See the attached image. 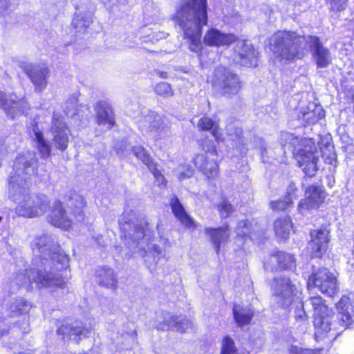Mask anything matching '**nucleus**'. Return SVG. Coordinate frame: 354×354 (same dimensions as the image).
Returning a JSON list of instances; mask_svg holds the SVG:
<instances>
[{
  "label": "nucleus",
  "instance_id": "nucleus-50",
  "mask_svg": "<svg viewBox=\"0 0 354 354\" xmlns=\"http://www.w3.org/2000/svg\"><path fill=\"white\" fill-rule=\"evenodd\" d=\"M193 175V170L188 168L186 171L180 172L179 174V180H183L185 178L191 177Z\"/></svg>",
  "mask_w": 354,
  "mask_h": 354
},
{
  "label": "nucleus",
  "instance_id": "nucleus-5",
  "mask_svg": "<svg viewBox=\"0 0 354 354\" xmlns=\"http://www.w3.org/2000/svg\"><path fill=\"white\" fill-rule=\"evenodd\" d=\"M31 134L36 144V148L42 159H47L51 155L52 145L61 151H65L69 142V129L64 118L59 113H53L50 133L52 135V144L46 140L43 132L34 121L30 124Z\"/></svg>",
  "mask_w": 354,
  "mask_h": 354
},
{
  "label": "nucleus",
  "instance_id": "nucleus-42",
  "mask_svg": "<svg viewBox=\"0 0 354 354\" xmlns=\"http://www.w3.org/2000/svg\"><path fill=\"white\" fill-rule=\"evenodd\" d=\"M203 150L205 152L203 155H207L211 158H216V149L214 142L212 140L205 141L202 144Z\"/></svg>",
  "mask_w": 354,
  "mask_h": 354
},
{
  "label": "nucleus",
  "instance_id": "nucleus-11",
  "mask_svg": "<svg viewBox=\"0 0 354 354\" xmlns=\"http://www.w3.org/2000/svg\"><path fill=\"white\" fill-rule=\"evenodd\" d=\"M302 146L301 148L295 149V158L306 176L313 177L315 176L319 169L318 163L321 151L310 140H304Z\"/></svg>",
  "mask_w": 354,
  "mask_h": 354
},
{
  "label": "nucleus",
  "instance_id": "nucleus-19",
  "mask_svg": "<svg viewBox=\"0 0 354 354\" xmlns=\"http://www.w3.org/2000/svg\"><path fill=\"white\" fill-rule=\"evenodd\" d=\"M305 196L298 205V209L302 214L305 210L318 208L324 202L326 192L320 186L312 185L306 189Z\"/></svg>",
  "mask_w": 354,
  "mask_h": 354
},
{
  "label": "nucleus",
  "instance_id": "nucleus-46",
  "mask_svg": "<svg viewBox=\"0 0 354 354\" xmlns=\"http://www.w3.org/2000/svg\"><path fill=\"white\" fill-rule=\"evenodd\" d=\"M347 0H332L330 8L333 10L341 11L345 9Z\"/></svg>",
  "mask_w": 354,
  "mask_h": 354
},
{
  "label": "nucleus",
  "instance_id": "nucleus-15",
  "mask_svg": "<svg viewBox=\"0 0 354 354\" xmlns=\"http://www.w3.org/2000/svg\"><path fill=\"white\" fill-rule=\"evenodd\" d=\"M0 104L6 114L12 119L17 115L27 114L30 108L25 99H19L15 95H7L1 91H0Z\"/></svg>",
  "mask_w": 354,
  "mask_h": 354
},
{
  "label": "nucleus",
  "instance_id": "nucleus-49",
  "mask_svg": "<svg viewBox=\"0 0 354 354\" xmlns=\"http://www.w3.org/2000/svg\"><path fill=\"white\" fill-rule=\"evenodd\" d=\"M9 7L10 0H0V15H6Z\"/></svg>",
  "mask_w": 354,
  "mask_h": 354
},
{
  "label": "nucleus",
  "instance_id": "nucleus-27",
  "mask_svg": "<svg viewBox=\"0 0 354 354\" xmlns=\"http://www.w3.org/2000/svg\"><path fill=\"white\" fill-rule=\"evenodd\" d=\"M301 114V116L299 115V117L308 125L317 123L325 116L322 107L313 102L309 103L306 107L303 108Z\"/></svg>",
  "mask_w": 354,
  "mask_h": 354
},
{
  "label": "nucleus",
  "instance_id": "nucleus-55",
  "mask_svg": "<svg viewBox=\"0 0 354 354\" xmlns=\"http://www.w3.org/2000/svg\"><path fill=\"white\" fill-rule=\"evenodd\" d=\"M300 354H313V353L310 350L302 349Z\"/></svg>",
  "mask_w": 354,
  "mask_h": 354
},
{
  "label": "nucleus",
  "instance_id": "nucleus-48",
  "mask_svg": "<svg viewBox=\"0 0 354 354\" xmlns=\"http://www.w3.org/2000/svg\"><path fill=\"white\" fill-rule=\"evenodd\" d=\"M77 100L72 97L66 102L65 111L66 114H69L71 110L77 111Z\"/></svg>",
  "mask_w": 354,
  "mask_h": 354
},
{
  "label": "nucleus",
  "instance_id": "nucleus-13",
  "mask_svg": "<svg viewBox=\"0 0 354 354\" xmlns=\"http://www.w3.org/2000/svg\"><path fill=\"white\" fill-rule=\"evenodd\" d=\"M119 225L122 232L121 237L124 239L125 244L130 247L131 243L140 244L145 236H147V224L145 221L138 220H131L126 218L124 216L119 220Z\"/></svg>",
  "mask_w": 354,
  "mask_h": 354
},
{
  "label": "nucleus",
  "instance_id": "nucleus-7",
  "mask_svg": "<svg viewBox=\"0 0 354 354\" xmlns=\"http://www.w3.org/2000/svg\"><path fill=\"white\" fill-rule=\"evenodd\" d=\"M66 205L71 211V216L68 215L60 201H55L48 216V222L55 227L66 230L71 226L72 216L77 221L83 220V208L85 206V201L80 195L75 192L71 193Z\"/></svg>",
  "mask_w": 354,
  "mask_h": 354
},
{
  "label": "nucleus",
  "instance_id": "nucleus-57",
  "mask_svg": "<svg viewBox=\"0 0 354 354\" xmlns=\"http://www.w3.org/2000/svg\"><path fill=\"white\" fill-rule=\"evenodd\" d=\"M73 114L78 115V112L73 113Z\"/></svg>",
  "mask_w": 354,
  "mask_h": 354
},
{
  "label": "nucleus",
  "instance_id": "nucleus-3",
  "mask_svg": "<svg viewBox=\"0 0 354 354\" xmlns=\"http://www.w3.org/2000/svg\"><path fill=\"white\" fill-rule=\"evenodd\" d=\"M176 23L190 41L189 48L197 53L201 49L202 28L207 25V0H186L176 11Z\"/></svg>",
  "mask_w": 354,
  "mask_h": 354
},
{
  "label": "nucleus",
  "instance_id": "nucleus-6",
  "mask_svg": "<svg viewBox=\"0 0 354 354\" xmlns=\"http://www.w3.org/2000/svg\"><path fill=\"white\" fill-rule=\"evenodd\" d=\"M37 167L38 159L34 151H28L15 158L8 186L9 193H13L15 198L21 196L18 189L28 187V180L36 174Z\"/></svg>",
  "mask_w": 354,
  "mask_h": 354
},
{
  "label": "nucleus",
  "instance_id": "nucleus-35",
  "mask_svg": "<svg viewBox=\"0 0 354 354\" xmlns=\"http://www.w3.org/2000/svg\"><path fill=\"white\" fill-rule=\"evenodd\" d=\"M92 22L93 19L91 13L75 15L72 21L74 28L79 32H84Z\"/></svg>",
  "mask_w": 354,
  "mask_h": 354
},
{
  "label": "nucleus",
  "instance_id": "nucleus-43",
  "mask_svg": "<svg viewBox=\"0 0 354 354\" xmlns=\"http://www.w3.org/2000/svg\"><path fill=\"white\" fill-rule=\"evenodd\" d=\"M236 231L238 236H243L248 235L250 232L248 223L243 220L239 221Z\"/></svg>",
  "mask_w": 354,
  "mask_h": 354
},
{
  "label": "nucleus",
  "instance_id": "nucleus-53",
  "mask_svg": "<svg viewBox=\"0 0 354 354\" xmlns=\"http://www.w3.org/2000/svg\"><path fill=\"white\" fill-rule=\"evenodd\" d=\"M158 75L160 77H161L162 79H167L168 77L167 72L159 71Z\"/></svg>",
  "mask_w": 354,
  "mask_h": 354
},
{
  "label": "nucleus",
  "instance_id": "nucleus-37",
  "mask_svg": "<svg viewBox=\"0 0 354 354\" xmlns=\"http://www.w3.org/2000/svg\"><path fill=\"white\" fill-rule=\"evenodd\" d=\"M155 92L162 97H169L174 94L173 90L169 84L162 82L156 84L155 86Z\"/></svg>",
  "mask_w": 354,
  "mask_h": 354
},
{
  "label": "nucleus",
  "instance_id": "nucleus-1",
  "mask_svg": "<svg viewBox=\"0 0 354 354\" xmlns=\"http://www.w3.org/2000/svg\"><path fill=\"white\" fill-rule=\"evenodd\" d=\"M31 246L34 257L30 268L16 273L8 291L14 293L21 286L29 289L33 285L38 289L64 288L66 281L63 272L68 267L69 258L55 239L48 234L38 236Z\"/></svg>",
  "mask_w": 354,
  "mask_h": 354
},
{
  "label": "nucleus",
  "instance_id": "nucleus-4",
  "mask_svg": "<svg viewBox=\"0 0 354 354\" xmlns=\"http://www.w3.org/2000/svg\"><path fill=\"white\" fill-rule=\"evenodd\" d=\"M336 307L337 315L332 310L315 316L313 323L316 339L324 338L329 333L335 338L354 323V306L348 297L342 296Z\"/></svg>",
  "mask_w": 354,
  "mask_h": 354
},
{
  "label": "nucleus",
  "instance_id": "nucleus-54",
  "mask_svg": "<svg viewBox=\"0 0 354 354\" xmlns=\"http://www.w3.org/2000/svg\"><path fill=\"white\" fill-rule=\"evenodd\" d=\"M241 133H242V131H241V129L236 128L235 129L236 137L239 138L241 136Z\"/></svg>",
  "mask_w": 354,
  "mask_h": 354
},
{
  "label": "nucleus",
  "instance_id": "nucleus-36",
  "mask_svg": "<svg viewBox=\"0 0 354 354\" xmlns=\"http://www.w3.org/2000/svg\"><path fill=\"white\" fill-rule=\"evenodd\" d=\"M197 127L200 131H210L214 138H217V124L211 118L203 116L197 122Z\"/></svg>",
  "mask_w": 354,
  "mask_h": 354
},
{
  "label": "nucleus",
  "instance_id": "nucleus-20",
  "mask_svg": "<svg viewBox=\"0 0 354 354\" xmlns=\"http://www.w3.org/2000/svg\"><path fill=\"white\" fill-rule=\"evenodd\" d=\"M59 335H62L63 339L68 337L78 342L80 339L87 337L91 333V329L85 327L80 321H75L72 323L64 322L57 330Z\"/></svg>",
  "mask_w": 354,
  "mask_h": 354
},
{
  "label": "nucleus",
  "instance_id": "nucleus-58",
  "mask_svg": "<svg viewBox=\"0 0 354 354\" xmlns=\"http://www.w3.org/2000/svg\"><path fill=\"white\" fill-rule=\"evenodd\" d=\"M145 253L146 254V257H147L148 254H147V251H145Z\"/></svg>",
  "mask_w": 354,
  "mask_h": 354
},
{
  "label": "nucleus",
  "instance_id": "nucleus-32",
  "mask_svg": "<svg viewBox=\"0 0 354 354\" xmlns=\"http://www.w3.org/2000/svg\"><path fill=\"white\" fill-rule=\"evenodd\" d=\"M292 227L290 217L285 216L277 219L274 223V230L277 237L286 239Z\"/></svg>",
  "mask_w": 354,
  "mask_h": 354
},
{
  "label": "nucleus",
  "instance_id": "nucleus-31",
  "mask_svg": "<svg viewBox=\"0 0 354 354\" xmlns=\"http://www.w3.org/2000/svg\"><path fill=\"white\" fill-rule=\"evenodd\" d=\"M31 305L21 297L12 299L8 305V316L17 317L28 312Z\"/></svg>",
  "mask_w": 354,
  "mask_h": 354
},
{
  "label": "nucleus",
  "instance_id": "nucleus-47",
  "mask_svg": "<svg viewBox=\"0 0 354 354\" xmlns=\"http://www.w3.org/2000/svg\"><path fill=\"white\" fill-rule=\"evenodd\" d=\"M301 308L299 309H296L295 310V319L297 322H304L307 319V315L304 309V304L302 303L301 304Z\"/></svg>",
  "mask_w": 354,
  "mask_h": 354
},
{
  "label": "nucleus",
  "instance_id": "nucleus-23",
  "mask_svg": "<svg viewBox=\"0 0 354 354\" xmlns=\"http://www.w3.org/2000/svg\"><path fill=\"white\" fill-rule=\"evenodd\" d=\"M194 162L196 167L207 178H212L217 176L218 166L215 158L209 157L207 155L198 154L194 158Z\"/></svg>",
  "mask_w": 354,
  "mask_h": 354
},
{
  "label": "nucleus",
  "instance_id": "nucleus-38",
  "mask_svg": "<svg viewBox=\"0 0 354 354\" xmlns=\"http://www.w3.org/2000/svg\"><path fill=\"white\" fill-rule=\"evenodd\" d=\"M236 351L234 340L229 336L225 337L221 354H234Z\"/></svg>",
  "mask_w": 354,
  "mask_h": 354
},
{
  "label": "nucleus",
  "instance_id": "nucleus-41",
  "mask_svg": "<svg viewBox=\"0 0 354 354\" xmlns=\"http://www.w3.org/2000/svg\"><path fill=\"white\" fill-rule=\"evenodd\" d=\"M218 210L222 218H226L232 212L233 207L230 203L224 200L218 205Z\"/></svg>",
  "mask_w": 354,
  "mask_h": 354
},
{
  "label": "nucleus",
  "instance_id": "nucleus-30",
  "mask_svg": "<svg viewBox=\"0 0 354 354\" xmlns=\"http://www.w3.org/2000/svg\"><path fill=\"white\" fill-rule=\"evenodd\" d=\"M178 316L171 315L167 311H161L156 315V328L160 330L171 329L174 330Z\"/></svg>",
  "mask_w": 354,
  "mask_h": 354
},
{
  "label": "nucleus",
  "instance_id": "nucleus-29",
  "mask_svg": "<svg viewBox=\"0 0 354 354\" xmlns=\"http://www.w3.org/2000/svg\"><path fill=\"white\" fill-rule=\"evenodd\" d=\"M96 281L100 286L110 288H115L118 283L114 270L105 266L97 270Z\"/></svg>",
  "mask_w": 354,
  "mask_h": 354
},
{
  "label": "nucleus",
  "instance_id": "nucleus-45",
  "mask_svg": "<svg viewBox=\"0 0 354 354\" xmlns=\"http://www.w3.org/2000/svg\"><path fill=\"white\" fill-rule=\"evenodd\" d=\"M297 189L296 187V185L293 183H290L288 187H287V193L286 198H292V202L293 201V199H296L297 198Z\"/></svg>",
  "mask_w": 354,
  "mask_h": 354
},
{
  "label": "nucleus",
  "instance_id": "nucleus-39",
  "mask_svg": "<svg viewBox=\"0 0 354 354\" xmlns=\"http://www.w3.org/2000/svg\"><path fill=\"white\" fill-rule=\"evenodd\" d=\"M292 204V198L279 199L277 201H272L270 203V207L277 211L284 210Z\"/></svg>",
  "mask_w": 354,
  "mask_h": 354
},
{
  "label": "nucleus",
  "instance_id": "nucleus-12",
  "mask_svg": "<svg viewBox=\"0 0 354 354\" xmlns=\"http://www.w3.org/2000/svg\"><path fill=\"white\" fill-rule=\"evenodd\" d=\"M308 287V288L317 287L322 292L329 297H333L339 290L336 277L326 268H321L309 276Z\"/></svg>",
  "mask_w": 354,
  "mask_h": 354
},
{
  "label": "nucleus",
  "instance_id": "nucleus-56",
  "mask_svg": "<svg viewBox=\"0 0 354 354\" xmlns=\"http://www.w3.org/2000/svg\"><path fill=\"white\" fill-rule=\"evenodd\" d=\"M3 217L0 216V223L2 221Z\"/></svg>",
  "mask_w": 354,
  "mask_h": 354
},
{
  "label": "nucleus",
  "instance_id": "nucleus-44",
  "mask_svg": "<svg viewBox=\"0 0 354 354\" xmlns=\"http://www.w3.org/2000/svg\"><path fill=\"white\" fill-rule=\"evenodd\" d=\"M149 253L153 257V261L156 263L162 257H163V252L161 248L158 245H153L149 251Z\"/></svg>",
  "mask_w": 354,
  "mask_h": 354
},
{
  "label": "nucleus",
  "instance_id": "nucleus-26",
  "mask_svg": "<svg viewBox=\"0 0 354 354\" xmlns=\"http://www.w3.org/2000/svg\"><path fill=\"white\" fill-rule=\"evenodd\" d=\"M205 233L209 236L217 254L220 251L221 244L225 243L230 237V230L227 225L218 228L205 227Z\"/></svg>",
  "mask_w": 354,
  "mask_h": 354
},
{
  "label": "nucleus",
  "instance_id": "nucleus-8",
  "mask_svg": "<svg viewBox=\"0 0 354 354\" xmlns=\"http://www.w3.org/2000/svg\"><path fill=\"white\" fill-rule=\"evenodd\" d=\"M210 83L215 94L225 97L236 95L242 86L239 76L230 68L223 66L215 68L210 77Z\"/></svg>",
  "mask_w": 354,
  "mask_h": 354
},
{
  "label": "nucleus",
  "instance_id": "nucleus-52",
  "mask_svg": "<svg viewBox=\"0 0 354 354\" xmlns=\"http://www.w3.org/2000/svg\"><path fill=\"white\" fill-rule=\"evenodd\" d=\"M281 138L285 137L286 139L290 140L292 138V134L287 133V132H283V133H281Z\"/></svg>",
  "mask_w": 354,
  "mask_h": 354
},
{
  "label": "nucleus",
  "instance_id": "nucleus-21",
  "mask_svg": "<svg viewBox=\"0 0 354 354\" xmlns=\"http://www.w3.org/2000/svg\"><path fill=\"white\" fill-rule=\"evenodd\" d=\"M95 122L97 125L109 130L115 125V117L111 105L106 101L98 102L95 106Z\"/></svg>",
  "mask_w": 354,
  "mask_h": 354
},
{
  "label": "nucleus",
  "instance_id": "nucleus-14",
  "mask_svg": "<svg viewBox=\"0 0 354 354\" xmlns=\"http://www.w3.org/2000/svg\"><path fill=\"white\" fill-rule=\"evenodd\" d=\"M20 68L23 69L34 84L36 92L41 93L46 88L47 77L49 74L47 67L43 65L23 62L20 64Z\"/></svg>",
  "mask_w": 354,
  "mask_h": 354
},
{
  "label": "nucleus",
  "instance_id": "nucleus-16",
  "mask_svg": "<svg viewBox=\"0 0 354 354\" xmlns=\"http://www.w3.org/2000/svg\"><path fill=\"white\" fill-rule=\"evenodd\" d=\"M257 53L248 41L241 40L236 42L233 59L236 64L250 67L257 65Z\"/></svg>",
  "mask_w": 354,
  "mask_h": 354
},
{
  "label": "nucleus",
  "instance_id": "nucleus-22",
  "mask_svg": "<svg viewBox=\"0 0 354 354\" xmlns=\"http://www.w3.org/2000/svg\"><path fill=\"white\" fill-rule=\"evenodd\" d=\"M140 125L147 131L153 133L156 136L166 133L167 127L164 118L154 111H150L149 114L141 122Z\"/></svg>",
  "mask_w": 354,
  "mask_h": 354
},
{
  "label": "nucleus",
  "instance_id": "nucleus-33",
  "mask_svg": "<svg viewBox=\"0 0 354 354\" xmlns=\"http://www.w3.org/2000/svg\"><path fill=\"white\" fill-rule=\"evenodd\" d=\"M234 320L239 326L248 325L254 316L253 311L250 308H243L238 306L233 308Z\"/></svg>",
  "mask_w": 354,
  "mask_h": 354
},
{
  "label": "nucleus",
  "instance_id": "nucleus-17",
  "mask_svg": "<svg viewBox=\"0 0 354 354\" xmlns=\"http://www.w3.org/2000/svg\"><path fill=\"white\" fill-rule=\"evenodd\" d=\"M296 268L295 257L284 252H278L271 254L264 263L266 271H277L282 270H293Z\"/></svg>",
  "mask_w": 354,
  "mask_h": 354
},
{
  "label": "nucleus",
  "instance_id": "nucleus-40",
  "mask_svg": "<svg viewBox=\"0 0 354 354\" xmlns=\"http://www.w3.org/2000/svg\"><path fill=\"white\" fill-rule=\"evenodd\" d=\"M192 323L190 319L185 317L180 319V317H178V319L176 321L174 330L184 333L189 328H192Z\"/></svg>",
  "mask_w": 354,
  "mask_h": 354
},
{
  "label": "nucleus",
  "instance_id": "nucleus-34",
  "mask_svg": "<svg viewBox=\"0 0 354 354\" xmlns=\"http://www.w3.org/2000/svg\"><path fill=\"white\" fill-rule=\"evenodd\" d=\"M305 304L312 306L315 312L314 316L332 311L326 305L324 300L320 296L310 297L309 299L306 301Z\"/></svg>",
  "mask_w": 354,
  "mask_h": 354
},
{
  "label": "nucleus",
  "instance_id": "nucleus-51",
  "mask_svg": "<svg viewBox=\"0 0 354 354\" xmlns=\"http://www.w3.org/2000/svg\"><path fill=\"white\" fill-rule=\"evenodd\" d=\"M303 348L297 346L291 345L288 348L289 354H300Z\"/></svg>",
  "mask_w": 354,
  "mask_h": 354
},
{
  "label": "nucleus",
  "instance_id": "nucleus-28",
  "mask_svg": "<svg viewBox=\"0 0 354 354\" xmlns=\"http://www.w3.org/2000/svg\"><path fill=\"white\" fill-rule=\"evenodd\" d=\"M131 151L139 160L148 167V168L152 171L154 177L162 183L164 180V177L156 168V165L153 163L152 158L144 147L140 145L134 146L131 148Z\"/></svg>",
  "mask_w": 354,
  "mask_h": 354
},
{
  "label": "nucleus",
  "instance_id": "nucleus-10",
  "mask_svg": "<svg viewBox=\"0 0 354 354\" xmlns=\"http://www.w3.org/2000/svg\"><path fill=\"white\" fill-rule=\"evenodd\" d=\"M271 287L274 305L283 309H288L300 292L290 278L284 275L274 277Z\"/></svg>",
  "mask_w": 354,
  "mask_h": 354
},
{
  "label": "nucleus",
  "instance_id": "nucleus-24",
  "mask_svg": "<svg viewBox=\"0 0 354 354\" xmlns=\"http://www.w3.org/2000/svg\"><path fill=\"white\" fill-rule=\"evenodd\" d=\"M235 40V35L222 33L215 28L209 30L203 38L204 43L211 46H229Z\"/></svg>",
  "mask_w": 354,
  "mask_h": 354
},
{
  "label": "nucleus",
  "instance_id": "nucleus-2",
  "mask_svg": "<svg viewBox=\"0 0 354 354\" xmlns=\"http://www.w3.org/2000/svg\"><path fill=\"white\" fill-rule=\"evenodd\" d=\"M270 49L281 62L301 59L308 46L318 68H326L332 62L330 50L317 36H305L294 31H278L270 38Z\"/></svg>",
  "mask_w": 354,
  "mask_h": 354
},
{
  "label": "nucleus",
  "instance_id": "nucleus-25",
  "mask_svg": "<svg viewBox=\"0 0 354 354\" xmlns=\"http://www.w3.org/2000/svg\"><path fill=\"white\" fill-rule=\"evenodd\" d=\"M170 205L175 216L185 227L192 230L196 228L198 223L186 212L178 198H171Z\"/></svg>",
  "mask_w": 354,
  "mask_h": 354
},
{
  "label": "nucleus",
  "instance_id": "nucleus-9",
  "mask_svg": "<svg viewBox=\"0 0 354 354\" xmlns=\"http://www.w3.org/2000/svg\"><path fill=\"white\" fill-rule=\"evenodd\" d=\"M18 192L21 194L19 199L15 198L13 193L9 194L18 204L17 212L20 216L29 218L39 216L48 209L50 202L46 196L29 195L28 187L18 189Z\"/></svg>",
  "mask_w": 354,
  "mask_h": 354
},
{
  "label": "nucleus",
  "instance_id": "nucleus-18",
  "mask_svg": "<svg viewBox=\"0 0 354 354\" xmlns=\"http://www.w3.org/2000/svg\"><path fill=\"white\" fill-rule=\"evenodd\" d=\"M329 234V230L325 227L311 231L308 249L312 255L319 257L326 252L330 241Z\"/></svg>",
  "mask_w": 354,
  "mask_h": 354
}]
</instances>
